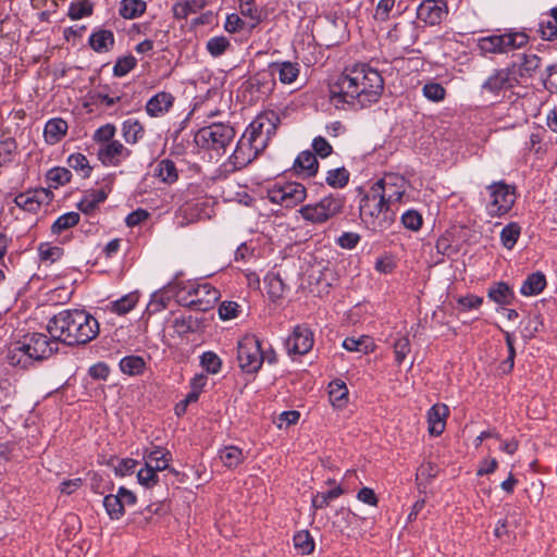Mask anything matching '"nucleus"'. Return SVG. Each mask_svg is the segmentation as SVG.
I'll list each match as a JSON object with an SVG mask.
<instances>
[{"label": "nucleus", "mask_w": 557, "mask_h": 557, "mask_svg": "<svg viewBox=\"0 0 557 557\" xmlns=\"http://www.w3.org/2000/svg\"><path fill=\"white\" fill-rule=\"evenodd\" d=\"M384 90L381 73L367 63L347 66L330 84V101L341 110H360L376 103Z\"/></svg>", "instance_id": "f257e3e1"}, {"label": "nucleus", "mask_w": 557, "mask_h": 557, "mask_svg": "<svg viewBox=\"0 0 557 557\" xmlns=\"http://www.w3.org/2000/svg\"><path fill=\"white\" fill-rule=\"evenodd\" d=\"M47 332L66 346L85 345L99 334V323L86 310L64 309L51 317Z\"/></svg>", "instance_id": "f03ea898"}, {"label": "nucleus", "mask_w": 557, "mask_h": 557, "mask_svg": "<svg viewBox=\"0 0 557 557\" xmlns=\"http://www.w3.org/2000/svg\"><path fill=\"white\" fill-rule=\"evenodd\" d=\"M397 208L389 207L370 188L359 201V216L366 227L374 233L388 230L396 220Z\"/></svg>", "instance_id": "7ed1b4c3"}, {"label": "nucleus", "mask_w": 557, "mask_h": 557, "mask_svg": "<svg viewBox=\"0 0 557 557\" xmlns=\"http://www.w3.org/2000/svg\"><path fill=\"white\" fill-rule=\"evenodd\" d=\"M488 199L485 203V211L490 218H502L507 215L516 202V186L505 181L493 182L486 186Z\"/></svg>", "instance_id": "20e7f679"}, {"label": "nucleus", "mask_w": 557, "mask_h": 557, "mask_svg": "<svg viewBox=\"0 0 557 557\" xmlns=\"http://www.w3.org/2000/svg\"><path fill=\"white\" fill-rule=\"evenodd\" d=\"M529 36L524 32H507L499 35H488L478 39L481 54H504L524 47Z\"/></svg>", "instance_id": "39448f33"}, {"label": "nucleus", "mask_w": 557, "mask_h": 557, "mask_svg": "<svg viewBox=\"0 0 557 557\" xmlns=\"http://www.w3.org/2000/svg\"><path fill=\"white\" fill-rule=\"evenodd\" d=\"M345 197L330 194L315 203L301 206L298 213L312 224H323L343 212Z\"/></svg>", "instance_id": "423d86ee"}, {"label": "nucleus", "mask_w": 557, "mask_h": 557, "mask_svg": "<svg viewBox=\"0 0 557 557\" xmlns=\"http://www.w3.org/2000/svg\"><path fill=\"white\" fill-rule=\"evenodd\" d=\"M235 137L234 128L224 123H213L200 128L195 135V143L202 149L223 152Z\"/></svg>", "instance_id": "0eeeda50"}, {"label": "nucleus", "mask_w": 557, "mask_h": 557, "mask_svg": "<svg viewBox=\"0 0 557 557\" xmlns=\"http://www.w3.org/2000/svg\"><path fill=\"white\" fill-rule=\"evenodd\" d=\"M278 125V114L273 111L260 113L246 128L245 133L250 135L253 144L262 152L269 145V141L276 135Z\"/></svg>", "instance_id": "6e6552de"}, {"label": "nucleus", "mask_w": 557, "mask_h": 557, "mask_svg": "<svg viewBox=\"0 0 557 557\" xmlns=\"http://www.w3.org/2000/svg\"><path fill=\"white\" fill-rule=\"evenodd\" d=\"M220 298V292L210 284H199L187 290L186 295L178 296L177 302L191 310L206 312L214 308Z\"/></svg>", "instance_id": "1a4fd4ad"}, {"label": "nucleus", "mask_w": 557, "mask_h": 557, "mask_svg": "<svg viewBox=\"0 0 557 557\" xmlns=\"http://www.w3.org/2000/svg\"><path fill=\"white\" fill-rule=\"evenodd\" d=\"M264 360L260 341L253 335H247L238 342L237 361L246 373H256Z\"/></svg>", "instance_id": "9d476101"}, {"label": "nucleus", "mask_w": 557, "mask_h": 557, "mask_svg": "<svg viewBox=\"0 0 557 557\" xmlns=\"http://www.w3.org/2000/svg\"><path fill=\"white\" fill-rule=\"evenodd\" d=\"M519 84L515 64H509L506 67L494 69L482 83L481 91L498 97L500 94L512 90Z\"/></svg>", "instance_id": "9b49d317"}, {"label": "nucleus", "mask_w": 557, "mask_h": 557, "mask_svg": "<svg viewBox=\"0 0 557 557\" xmlns=\"http://www.w3.org/2000/svg\"><path fill=\"white\" fill-rule=\"evenodd\" d=\"M370 189L379 194L389 207L397 209L406 191L404 178L393 174L376 181Z\"/></svg>", "instance_id": "f8f14e48"}, {"label": "nucleus", "mask_w": 557, "mask_h": 557, "mask_svg": "<svg viewBox=\"0 0 557 557\" xmlns=\"http://www.w3.org/2000/svg\"><path fill=\"white\" fill-rule=\"evenodd\" d=\"M26 350L32 354L33 361H42L59 351V341L42 333H33L23 336Z\"/></svg>", "instance_id": "ddd939ff"}, {"label": "nucleus", "mask_w": 557, "mask_h": 557, "mask_svg": "<svg viewBox=\"0 0 557 557\" xmlns=\"http://www.w3.org/2000/svg\"><path fill=\"white\" fill-rule=\"evenodd\" d=\"M313 333L307 325H296L284 346L289 356L306 355L313 346Z\"/></svg>", "instance_id": "4468645a"}, {"label": "nucleus", "mask_w": 557, "mask_h": 557, "mask_svg": "<svg viewBox=\"0 0 557 557\" xmlns=\"http://www.w3.org/2000/svg\"><path fill=\"white\" fill-rule=\"evenodd\" d=\"M447 14L446 0H424L417 9V18L430 26L441 24Z\"/></svg>", "instance_id": "2eb2a0df"}, {"label": "nucleus", "mask_w": 557, "mask_h": 557, "mask_svg": "<svg viewBox=\"0 0 557 557\" xmlns=\"http://www.w3.org/2000/svg\"><path fill=\"white\" fill-rule=\"evenodd\" d=\"M260 153L261 151L253 144L252 137L244 132L230 160L236 169H243Z\"/></svg>", "instance_id": "dca6fc26"}, {"label": "nucleus", "mask_w": 557, "mask_h": 557, "mask_svg": "<svg viewBox=\"0 0 557 557\" xmlns=\"http://www.w3.org/2000/svg\"><path fill=\"white\" fill-rule=\"evenodd\" d=\"M319 162L312 151L305 150L294 160L290 169L281 173V177L287 178L293 173L302 174L305 177H313L318 173Z\"/></svg>", "instance_id": "f3484780"}, {"label": "nucleus", "mask_w": 557, "mask_h": 557, "mask_svg": "<svg viewBox=\"0 0 557 557\" xmlns=\"http://www.w3.org/2000/svg\"><path fill=\"white\" fill-rule=\"evenodd\" d=\"M307 189L299 182L281 183V208H294L305 201Z\"/></svg>", "instance_id": "a211bd4d"}, {"label": "nucleus", "mask_w": 557, "mask_h": 557, "mask_svg": "<svg viewBox=\"0 0 557 557\" xmlns=\"http://www.w3.org/2000/svg\"><path fill=\"white\" fill-rule=\"evenodd\" d=\"M52 194L47 189L21 193L14 198V202L21 209L36 213L44 201L49 202Z\"/></svg>", "instance_id": "6ab92c4d"}, {"label": "nucleus", "mask_w": 557, "mask_h": 557, "mask_svg": "<svg viewBox=\"0 0 557 557\" xmlns=\"http://www.w3.org/2000/svg\"><path fill=\"white\" fill-rule=\"evenodd\" d=\"M132 151L124 147L119 140H112L98 150V159L104 165L116 166L120 163V158H128Z\"/></svg>", "instance_id": "aec40b11"}, {"label": "nucleus", "mask_w": 557, "mask_h": 557, "mask_svg": "<svg viewBox=\"0 0 557 557\" xmlns=\"http://www.w3.org/2000/svg\"><path fill=\"white\" fill-rule=\"evenodd\" d=\"M418 36L414 28L410 25L396 23L387 33L389 42L397 44L405 51H411V47L416 44Z\"/></svg>", "instance_id": "412c9836"}, {"label": "nucleus", "mask_w": 557, "mask_h": 557, "mask_svg": "<svg viewBox=\"0 0 557 557\" xmlns=\"http://www.w3.org/2000/svg\"><path fill=\"white\" fill-rule=\"evenodd\" d=\"M449 416V408L445 404H435L428 411L429 433L433 436H440L446 425V419Z\"/></svg>", "instance_id": "4be33fe9"}, {"label": "nucleus", "mask_w": 557, "mask_h": 557, "mask_svg": "<svg viewBox=\"0 0 557 557\" xmlns=\"http://www.w3.org/2000/svg\"><path fill=\"white\" fill-rule=\"evenodd\" d=\"M26 344L23 341L12 343L8 347L7 359L9 364L13 367H20L21 369H27L33 364L32 354L26 350Z\"/></svg>", "instance_id": "5701e85b"}, {"label": "nucleus", "mask_w": 557, "mask_h": 557, "mask_svg": "<svg viewBox=\"0 0 557 557\" xmlns=\"http://www.w3.org/2000/svg\"><path fill=\"white\" fill-rule=\"evenodd\" d=\"M174 100L175 98L172 94L160 91L148 100L146 112L152 117L162 115L173 107Z\"/></svg>", "instance_id": "b1692460"}, {"label": "nucleus", "mask_w": 557, "mask_h": 557, "mask_svg": "<svg viewBox=\"0 0 557 557\" xmlns=\"http://www.w3.org/2000/svg\"><path fill=\"white\" fill-rule=\"evenodd\" d=\"M88 44L97 53L109 52L114 44V34L109 29H98L89 36Z\"/></svg>", "instance_id": "393cba45"}, {"label": "nucleus", "mask_w": 557, "mask_h": 557, "mask_svg": "<svg viewBox=\"0 0 557 557\" xmlns=\"http://www.w3.org/2000/svg\"><path fill=\"white\" fill-rule=\"evenodd\" d=\"M487 297L499 306H508L515 299L512 288L505 282H497L487 290Z\"/></svg>", "instance_id": "a878e982"}, {"label": "nucleus", "mask_w": 557, "mask_h": 557, "mask_svg": "<svg viewBox=\"0 0 557 557\" xmlns=\"http://www.w3.org/2000/svg\"><path fill=\"white\" fill-rule=\"evenodd\" d=\"M67 127V123L63 119L55 117L49 120L44 132L46 141L50 145L59 143L66 135Z\"/></svg>", "instance_id": "bb28decb"}, {"label": "nucleus", "mask_w": 557, "mask_h": 557, "mask_svg": "<svg viewBox=\"0 0 557 557\" xmlns=\"http://www.w3.org/2000/svg\"><path fill=\"white\" fill-rule=\"evenodd\" d=\"M329 399L334 408L343 409L348 401V388L344 381L337 379L329 384Z\"/></svg>", "instance_id": "cd10ccee"}, {"label": "nucleus", "mask_w": 557, "mask_h": 557, "mask_svg": "<svg viewBox=\"0 0 557 557\" xmlns=\"http://www.w3.org/2000/svg\"><path fill=\"white\" fill-rule=\"evenodd\" d=\"M541 63L542 60L536 54L524 53L520 63L512 62L511 64H515L517 78L520 81V78L532 77L534 72L541 66Z\"/></svg>", "instance_id": "c85d7f7f"}, {"label": "nucleus", "mask_w": 557, "mask_h": 557, "mask_svg": "<svg viewBox=\"0 0 557 557\" xmlns=\"http://www.w3.org/2000/svg\"><path fill=\"white\" fill-rule=\"evenodd\" d=\"M207 5V0H182L173 4L172 12L176 20H186Z\"/></svg>", "instance_id": "c756f323"}, {"label": "nucleus", "mask_w": 557, "mask_h": 557, "mask_svg": "<svg viewBox=\"0 0 557 557\" xmlns=\"http://www.w3.org/2000/svg\"><path fill=\"white\" fill-rule=\"evenodd\" d=\"M545 287L546 277L542 272L537 271L528 275L521 285L520 293L523 296H535L542 293Z\"/></svg>", "instance_id": "7c9ffc66"}, {"label": "nucleus", "mask_w": 557, "mask_h": 557, "mask_svg": "<svg viewBox=\"0 0 557 557\" xmlns=\"http://www.w3.org/2000/svg\"><path fill=\"white\" fill-rule=\"evenodd\" d=\"M343 347L348 351L369 354L375 349V344L370 336L363 335L359 338H345L343 342Z\"/></svg>", "instance_id": "2f4dec72"}, {"label": "nucleus", "mask_w": 557, "mask_h": 557, "mask_svg": "<svg viewBox=\"0 0 557 557\" xmlns=\"http://www.w3.org/2000/svg\"><path fill=\"white\" fill-rule=\"evenodd\" d=\"M146 9L144 0H122L119 12L122 17L133 20L144 14Z\"/></svg>", "instance_id": "473e14b6"}, {"label": "nucleus", "mask_w": 557, "mask_h": 557, "mask_svg": "<svg viewBox=\"0 0 557 557\" xmlns=\"http://www.w3.org/2000/svg\"><path fill=\"white\" fill-rule=\"evenodd\" d=\"M293 543L295 549L300 555H309L313 553L315 547L313 537L311 536L308 530H301L295 533V535L293 536Z\"/></svg>", "instance_id": "72a5a7b5"}, {"label": "nucleus", "mask_w": 557, "mask_h": 557, "mask_svg": "<svg viewBox=\"0 0 557 557\" xmlns=\"http://www.w3.org/2000/svg\"><path fill=\"white\" fill-rule=\"evenodd\" d=\"M156 175L166 184H173L178 178L175 163L170 159H163L158 163Z\"/></svg>", "instance_id": "f704fd0d"}, {"label": "nucleus", "mask_w": 557, "mask_h": 557, "mask_svg": "<svg viewBox=\"0 0 557 557\" xmlns=\"http://www.w3.org/2000/svg\"><path fill=\"white\" fill-rule=\"evenodd\" d=\"M123 137L129 144H135L144 136L145 128L136 119H128L123 122Z\"/></svg>", "instance_id": "c9c22d12"}, {"label": "nucleus", "mask_w": 557, "mask_h": 557, "mask_svg": "<svg viewBox=\"0 0 557 557\" xmlns=\"http://www.w3.org/2000/svg\"><path fill=\"white\" fill-rule=\"evenodd\" d=\"M170 456V453L161 447H156L151 451L145 454V458L147 459L146 463L151 462L152 468L158 471L168 469Z\"/></svg>", "instance_id": "e433bc0d"}, {"label": "nucleus", "mask_w": 557, "mask_h": 557, "mask_svg": "<svg viewBox=\"0 0 557 557\" xmlns=\"http://www.w3.org/2000/svg\"><path fill=\"white\" fill-rule=\"evenodd\" d=\"M121 499L119 492L103 498L104 509L112 520H119L125 513L124 503H121Z\"/></svg>", "instance_id": "4c0bfd02"}, {"label": "nucleus", "mask_w": 557, "mask_h": 557, "mask_svg": "<svg viewBox=\"0 0 557 557\" xmlns=\"http://www.w3.org/2000/svg\"><path fill=\"white\" fill-rule=\"evenodd\" d=\"M521 235V226L517 222H510L500 232L502 245L511 250Z\"/></svg>", "instance_id": "58836bf2"}, {"label": "nucleus", "mask_w": 557, "mask_h": 557, "mask_svg": "<svg viewBox=\"0 0 557 557\" xmlns=\"http://www.w3.org/2000/svg\"><path fill=\"white\" fill-rule=\"evenodd\" d=\"M349 171L342 166L327 171L325 182L332 188H344L349 183Z\"/></svg>", "instance_id": "ea45409f"}, {"label": "nucleus", "mask_w": 557, "mask_h": 557, "mask_svg": "<svg viewBox=\"0 0 557 557\" xmlns=\"http://www.w3.org/2000/svg\"><path fill=\"white\" fill-rule=\"evenodd\" d=\"M121 371L128 375H138L145 369V361L140 356H126L120 361Z\"/></svg>", "instance_id": "a19ab883"}, {"label": "nucleus", "mask_w": 557, "mask_h": 557, "mask_svg": "<svg viewBox=\"0 0 557 557\" xmlns=\"http://www.w3.org/2000/svg\"><path fill=\"white\" fill-rule=\"evenodd\" d=\"M81 216L77 212H67L59 216L51 225L52 234H61L63 231L78 224Z\"/></svg>", "instance_id": "79ce46f5"}, {"label": "nucleus", "mask_w": 557, "mask_h": 557, "mask_svg": "<svg viewBox=\"0 0 557 557\" xmlns=\"http://www.w3.org/2000/svg\"><path fill=\"white\" fill-rule=\"evenodd\" d=\"M92 11L94 4L90 0H79L70 4L67 16L71 20H79L85 16H90Z\"/></svg>", "instance_id": "37998d69"}, {"label": "nucleus", "mask_w": 557, "mask_h": 557, "mask_svg": "<svg viewBox=\"0 0 557 557\" xmlns=\"http://www.w3.org/2000/svg\"><path fill=\"white\" fill-rule=\"evenodd\" d=\"M422 95L432 102H441L446 98V89L440 83L430 81L422 87Z\"/></svg>", "instance_id": "c03bdc74"}, {"label": "nucleus", "mask_w": 557, "mask_h": 557, "mask_svg": "<svg viewBox=\"0 0 557 557\" xmlns=\"http://www.w3.org/2000/svg\"><path fill=\"white\" fill-rule=\"evenodd\" d=\"M343 493L344 491L341 486L332 488L327 492H319L312 497V506L315 509L324 508L331 500L339 497Z\"/></svg>", "instance_id": "a18cd8bd"}, {"label": "nucleus", "mask_w": 557, "mask_h": 557, "mask_svg": "<svg viewBox=\"0 0 557 557\" xmlns=\"http://www.w3.org/2000/svg\"><path fill=\"white\" fill-rule=\"evenodd\" d=\"M48 181L51 182L50 187L58 188L61 185L69 183L72 178V173L65 168H53L47 173Z\"/></svg>", "instance_id": "49530a36"}, {"label": "nucleus", "mask_w": 557, "mask_h": 557, "mask_svg": "<svg viewBox=\"0 0 557 557\" xmlns=\"http://www.w3.org/2000/svg\"><path fill=\"white\" fill-rule=\"evenodd\" d=\"M138 301V295L135 293L127 294L112 302V311L117 314H125L129 312Z\"/></svg>", "instance_id": "de8ad7c7"}, {"label": "nucleus", "mask_w": 557, "mask_h": 557, "mask_svg": "<svg viewBox=\"0 0 557 557\" xmlns=\"http://www.w3.org/2000/svg\"><path fill=\"white\" fill-rule=\"evenodd\" d=\"M554 17L549 13L544 16L539 24V33L544 40H554L557 38V24L554 23Z\"/></svg>", "instance_id": "09e8293b"}, {"label": "nucleus", "mask_w": 557, "mask_h": 557, "mask_svg": "<svg viewBox=\"0 0 557 557\" xmlns=\"http://www.w3.org/2000/svg\"><path fill=\"white\" fill-rule=\"evenodd\" d=\"M41 261L55 262L64 255L63 248L59 246H51L49 243H41L38 247Z\"/></svg>", "instance_id": "8fccbe9b"}, {"label": "nucleus", "mask_w": 557, "mask_h": 557, "mask_svg": "<svg viewBox=\"0 0 557 557\" xmlns=\"http://www.w3.org/2000/svg\"><path fill=\"white\" fill-rule=\"evenodd\" d=\"M16 149L17 144L14 138L8 137L3 140H0V166L12 161Z\"/></svg>", "instance_id": "3c124183"}, {"label": "nucleus", "mask_w": 557, "mask_h": 557, "mask_svg": "<svg viewBox=\"0 0 557 557\" xmlns=\"http://www.w3.org/2000/svg\"><path fill=\"white\" fill-rule=\"evenodd\" d=\"M220 458L226 467L233 468L242 462L243 453L239 448L230 446L220 451Z\"/></svg>", "instance_id": "603ef678"}, {"label": "nucleus", "mask_w": 557, "mask_h": 557, "mask_svg": "<svg viewBox=\"0 0 557 557\" xmlns=\"http://www.w3.org/2000/svg\"><path fill=\"white\" fill-rule=\"evenodd\" d=\"M395 361L400 366L411 351V344L408 336L398 337L394 345Z\"/></svg>", "instance_id": "864d4df0"}, {"label": "nucleus", "mask_w": 557, "mask_h": 557, "mask_svg": "<svg viewBox=\"0 0 557 557\" xmlns=\"http://www.w3.org/2000/svg\"><path fill=\"white\" fill-rule=\"evenodd\" d=\"M231 44L228 39L224 36L212 37L207 42L208 52L216 58L222 55L228 48Z\"/></svg>", "instance_id": "5fc2aeb1"}, {"label": "nucleus", "mask_w": 557, "mask_h": 557, "mask_svg": "<svg viewBox=\"0 0 557 557\" xmlns=\"http://www.w3.org/2000/svg\"><path fill=\"white\" fill-rule=\"evenodd\" d=\"M172 326L180 336H184L195 332L198 327V322L189 315L187 318H176Z\"/></svg>", "instance_id": "6e6d98bb"}, {"label": "nucleus", "mask_w": 557, "mask_h": 557, "mask_svg": "<svg viewBox=\"0 0 557 557\" xmlns=\"http://www.w3.org/2000/svg\"><path fill=\"white\" fill-rule=\"evenodd\" d=\"M137 64V60L133 55L121 57L116 60L113 67V74L116 77L125 76L129 73Z\"/></svg>", "instance_id": "4d7b16f0"}, {"label": "nucleus", "mask_w": 557, "mask_h": 557, "mask_svg": "<svg viewBox=\"0 0 557 557\" xmlns=\"http://www.w3.org/2000/svg\"><path fill=\"white\" fill-rule=\"evenodd\" d=\"M69 166L83 172V177H89L92 168L87 158L82 153H73L67 159Z\"/></svg>", "instance_id": "13d9d810"}, {"label": "nucleus", "mask_w": 557, "mask_h": 557, "mask_svg": "<svg viewBox=\"0 0 557 557\" xmlns=\"http://www.w3.org/2000/svg\"><path fill=\"white\" fill-rule=\"evenodd\" d=\"M200 362L206 371L211 374H216L221 370L222 361L219 356L212 351L203 352Z\"/></svg>", "instance_id": "bf43d9fd"}, {"label": "nucleus", "mask_w": 557, "mask_h": 557, "mask_svg": "<svg viewBox=\"0 0 557 557\" xmlns=\"http://www.w3.org/2000/svg\"><path fill=\"white\" fill-rule=\"evenodd\" d=\"M158 470L152 468L151 462L146 463L145 469H140L137 473L138 482L146 486L151 487L158 483Z\"/></svg>", "instance_id": "052dcab7"}, {"label": "nucleus", "mask_w": 557, "mask_h": 557, "mask_svg": "<svg viewBox=\"0 0 557 557\" xmlns=\"http://www.w3.org/2000/svg\"><path fill=\"white\" fill-rule=\"evenodd\" d=\"M396 0H380L374 12V20L377 22H386L391 18V13L395 7Z\"/></svg>", "instance_id": "680f3d73"}, {"label": "nucleus", "mask_w": 557, "mask_h": 557, "mask_svg": "<svg viewBox=\"0 0 557 557\" xmlns=\"http://www.w3.org/2000/svg\"><path fill=\"white\" fill-rule=\"evenodd\" d=\"M298 63H293L289 61L281 62V83L290 84L298 77Z\"/></svg>", "instance_id": "e2e57ef3"}, {"label": "nucleus", "mask_w": 557, "mask_h": 557, "mask_svg": "<svg viewBox=\"0 0 557 557\" xmlns=\"http://www.w3.org/2000/svg\"><path fill=\"white\" fill-rule=\"evenodd\" d=\"M403 225L410 231H419L422 226V215L416 210H408L401 215Z\"/></svg>", "instance_id": "0e129e2a"}, {"label": "nucleus", "mask_w": 557, "mask_h": 557, "mask_svg": "<svg viewBox=\"0 0 557 557\" xmlns=\"http://www.w3.org/2000/svg\"><path fill=\"white\" fill-rule=\"evenodd\" d=\"M457 304L459 306V310L461 311H469L472 309H478L483 304V297L468 294L466 296H459L457 297Z\"/></svg>", "instance_id": "69168bd1"}, {"label": "nucleus", "mask_w": 557, "mask_h": 557, "mask_svg": "<svg viewBox=\"0 0 557 557\" xmlns=\"http://www.w3.org/2000/svg\"><path fill=\"white\" fill-rule=\"evenodd\" d=\"M116 128L113 124H106L95 132L92 138L96 143H101L106 145L113 140Z\"/></svg>", "instance_id": "338daca9"}, {"label": "nucleus", "mask_w": 557, "mask_h": 557, "mask_svg": "<svg viewBox=\"0 0 557 557\" xmlns=\"http://www.w3.org/2000/svg\"><path fill=\"white\" fill-rule=\"evenodd\" d=\"M312 149L315 157L319 156L320 158H326L333 152V147L322 136H318L313 139Z\"/></svg>", "instance_id": "774afa93"}]
</instances>
